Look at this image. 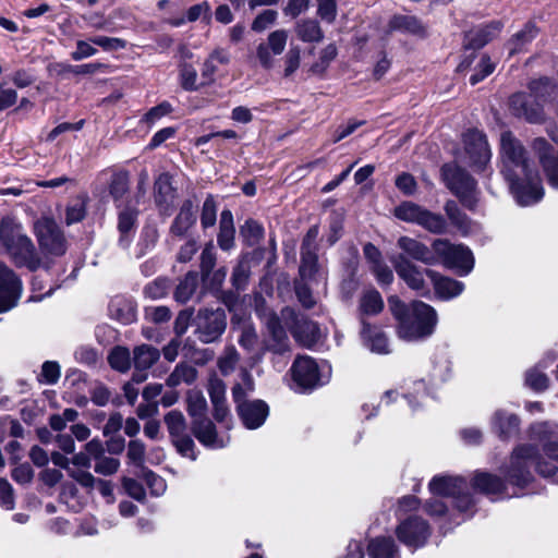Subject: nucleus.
I'll return each instance as SVG.
<instances>
[{"label": "nucleus", "mask_w": 558, "mask_h": 558, "mask_svg": "<svg viewBox=\"0 0 558 558\" xmlns=\"http://www.w3.org/2000/svg\"><path fill=\"white\" fill-rule=\"evenodd\" d=\"M501 173L521 206L537 203L544 196L538 171L531 166L522 143L510 132L500 134Z\"/></svg>", "instance_id": "obj_1"}, {"label": "nucleus", "mask_w": 558, "mask_h": 558, "mask_svg": "<svg viewBox=\"0 0 558 558\" xmlns=\"http://www.w3.org/2000/svg\"><path fill=\"white\" fill-rule=\"evenodd\" d=\"M389 308L397 319V335L408 342L423 341L436 330L438 315L436 310L422 301L403 303L397 295L388 298Z\"/></svg>", "instance_id": "obj_2"}, {"label": "nucleus", "mask_w": 558, "mask_h": 558, "mask_svg": "<svg viewBox=\"0 0 558 558\" xmlns=\"http://www.w3.org/2000/svg\"><path fill=\"white\" fill-rule=\"evenodd\" d=\"M544 452L551 461H541L534 446H518L513 450L510 464L505 471L507 482L520 488L525 487L532 481V465H535L536 471L542 476H553L557 470V465L554 461L558 460V442L549 441L545 444Z\"/></svg>", "instance_id": "obj_3"}, {"label": "nucleus", "mask_w": 558, "mask_h": 558, "mask_svg": "<svg viewBox=\"0 0 558 558\" xmlns=\"http://www.w3.org/2000/svg\"><path fill=\"white\" fill-rule=\"evenodd\" d=\"M0 252L7 253L16 266L35 268L32 241L11 218H3L0 223Z\"/></svg>", "instance_id": "obj_4"}, {"label": "nucleus", "mask_w": 558, "mask_h": 558, "mask_svg": "<svg viewBox=\"0 0 558 558\" xmlns=\"http://www.w3.org/2000/svg\"><path fill=\"white\" fill-rule=\"evenodd\" d=\"M550 88V81L546 77L532 81L530 83V93H515L509 99V109L518 118H522L530 123H541L544 121V111L541 104Z\"/></svg>", "instance_id": "obj_5"}, {"label": "nucleus", "mask_w": 558, "mask_h": 558, "mask_svg": "<svg viewBox=\"0 0 558 558\" xmlns=\"http://www.w3.org/2000/svg\"><path fill=\"white\" fill-rule=\"evenodd\" d=\"M290 372L298 392H310L326 385L331 377V366L326 361L318 364L308 355L296 356Z\"/></svg>", "instance_id": "obj_6"}, {"label": "nucleus", "mask_w": 558, "mask_h": 558, "mask_svg": "<svg viewBox=\"0 0 558 558\" xmlns=\"http://www.w3.org/2000/svg\"><path fill=\"white\" fill-rule=\"evenodd\" d=\"M37 268L48 265L53 258L63 255L66 251L65 236L53 219L44 218L37 223Z\"/></svg>", "instance_id": "obj_7"}, {"label": "nucleus", "mask_w": 558, "mask_h": 558, "mask_svg": "<svg viewBox=\"0 0 558 558\" xmlns=\"http://www.w3.org/2000/svg\"><path fill=\"white\" fill-rule=\"evenodd\" d=\"M432 248L445 267L454 269L460 276H465L473 269L474 258L469 247L437 239L433 242Z\"/></svg>", "instance_id": "obj_8"}, {"label": "nucleus", "mask_w": 558, "mask_h": 558, "mask_svg": "<svg viewBox=\"0 0 558 558\" xmlns=\"http://www.w3.org/2000/svg\"><path fill=\"white\" fill-rule=\"evenodd\" d=\"M257 314L265 325L262 354L266 351L283 354L290 351V340L282 326L283 319L270 310L257 308Z\"/></svg>", "instance_id": "obj_9"}, {"label": "nucleus", "mask_w": 558, "mask_h": 558, "mask_svg": "<svg viewBox=\"0 0 558 558\" xmlns=\"http://www.w3.org/2000/svg\"><path fill=\"white\" fill-rule=\"evenodd\" d=\"M441 173L447 186L460 198L464 206L473 208L477 202L475 180L456 165H445Z\"/></svg>", "instance_id": "obj_10"}, {"label": "nucleus", "mask_w": 558, "mask_h": 558, "mask_svg": "<svg viewBox=\"0 0 558 558\" xmlns=\"http://www.w3.org/2000/svg\"><path fill=\"white\" fill-rule=\"evenodd\" d=\"M281 317L295 341L301 345L311 348L318 341L320 333L316 323L308 320L303 315H299L291 307L282 308Z\"/></svg>", "instance_id": "obj_11"}, {"label": "nucleus", "mask_w": 558, "mask_h": 558, "mask_svg": "<svg viewBox=\"0 0 558 558\" xmlns=\"http://www.w3.org/2000/svg\"><path fill=\"white\" fill-rule=\"evenodd\" d=\"M232 395L244 426L248 429L262 426L269 413L268 405L262 400H244V390L240 385L233 387Z\"/></svg>", "instance_id": "obj_12"}, {"label": "nucleus", "mask_w": 558, "mask_h": 558, "mask_svg": "<svg viewBox=\"0 0 558 558\" xmlns=\"http://www.w3.org/2000/svg\"><path fill=\"white\" fill-rule=\"evenodd\" d=\"M463 143L469 165L477 171L485 170L492 158L485 134L478 130H469L463 135Z\"/></svg>", "instance_id": "obj_13"}, {"label": "nucleus", "mask_w": 558, "mask_h": 558, "mask_svg": "<svg viewBox=\"0 0 558 558\" xmlns=\"http://www.w3.org/2000/svg\"><path fill=\"white\" fill-rule=\"evenodd\" d=\"M226 326L227 317L221 308L202 310L196 316V333L204 343H211L219 339Z\"/></svg>", "instance_id": "obj_14"}, {"label": "nucleus", "mask_w": 558, "mask_h": 558, "mask_svg": "<svg viewBox=\"0 0 558 558\" xmlns=\"http://www.w3.org/2000/svg\"><path fill=\"white\" fill-rule=\"evenodd\" d=\"M391 263L399 278L402 279L411 290L417 291L422 295H426L429 292L425 281L429 269L421 268L403 254L393 257Z\"/></svg>", "instance_id": "obj_15"}, {"label": "nucleus", "mask_w": 558, "mask_h": 558, "mask_svg": "<svg viewBox=\"0 0 558 558\" xmlns=\"http://www.w3.org/2000/svg\"><path fill=\"white\" fill-rule=\"evenodd\" d=\"M288 37V31L276 29L268 34L265 41L257 45L256 59L264 70H271L275 66V58L284 51Z\"/></svg>", "instance_id": "obj_16"}, {"label": "nucleus", "mask_w": 558, "mask_h": 558, "mask_svg": "<svg viewBox=\"0 0 558 558\" xmlns=\"http://www.w3.org/2000/svg\"><path fill=\"white\" fill-rule=\"evenodd\" d=\"M22 295V282L4 263L0 262V313L16 306Z\"/></svg>", "instance_id": "obj_17"}, {"label": "nucleus", "mask_w": 558, "mask_h": 558, "mask_svg": "<svg viewBox=\"0 0 558 558\" xmlns=\"http://www.w3.org/2000/svg\"><path fill=\"white\" fill-rule=\"evenodd\" d=\"M532 149L539 159L549 185L558 189V149L543 137L533 141Z\"/></svg>", "instance_id": "obj_18"}, {"label": "nucleus", "mask_w": 558, "mask_h": 558, "mask_svg": "<svg viewBox=\"0 0 558 558\" xmlns=\"http://www.w3.org/2000/svg\"><path fill=\"white\" fill-rule=\"evenodd\" d=\"M397 536L408 547L417 548L425 544L429 536L427 522L417 517H411L397 527Z\"/></svg>", "instance_id": "obj_19"}, {"label": "nucleus", "mask_w": 558, "mask_h": 558, "mask_svg": "<svg viewBox=\"0 0 558 558\" xmlns=\"http://www.w3.org/2000/svg\"><path fill=\"white\" fill-rule=\"evenodd\" d=\"M159 357V350L151 345L142 344L136 347L133 351V362L135 367L133 380L136 384L144 381L147 378L145 372L150 368Z\"/></svg>", "instance_id": "obj_20"}, {"label": "nucleus", "mask_w": 558, "mask_h": 558, "mask_svg": "<svg viewBox=\"0 0 558 558\" xmlns=\"http://www.w3.org/2000/svg\"><path fill=\"white\" fill-rule=\"evenodd\" d=\"M397 245L408 258H413L425 265H435L438 262L435 253H433L427 245L416 239L405 235L400 236Z\"/></svg>", "instance_id": "obj_21"}, {"label": "nucleus", "mask_w": 558, "mask_h": 558, "mask_svg": "<svg viewBox=\"0 0 558 558\" xmlns=\"http://www.w3.org/2000/svg\"><path fill=\"white\" fill-rule=\"evenodd\" d=\"M502 25L500 22L493 21L486 25L476 26L465 33L464 46L468 49H480L488 41L495 38Z\"/></svg>", "instance_id": "obj_22"}, {"label": "nucleus", "mask_w": 558, "mask_h": 558, "mask_svg": "<svg viewBox=\"0 0 558 558\" xmlns=\"http://www.w3.org/2000/svg\"><path fill=\"white\" fill-rule=\"evenodd\" d=\"M466 487V482L459 476L438 475L429 482V492L433 496L454 497Z\"/></svg>", "instance_id": "obj_23"}, {"label": "nucleus", "mask_w": 558, "mask_h": 558, "mask_svg": "<svg viewBox=\"0 0 558 558\" xmlns=\"http://www.w3.org/2000/svg\"><path fill=\"white\" fill-rule=\"evenodd\" d=\"M193 433L199 442L211 449L223 448L229 442V439L218 437L215 425L207 418L195 420L193 422Z\"/></svg>", "instance_id": "obj_24"}, {"label": "nucleus", "mask_w": 558, "mask_h": 558, "mask_svg": "<svg viewBox=\"0 0 558 558\" xmlns=\"http://www.w3.org/2000/svg\"><path fill=\"white\" fill-rule=\"evenodd\" d=\"M427 278L432 281L437 296L442 300L456 298L464 290V284L462 282L444 277L435 270H428Z\"/></svg>", "instance_id": "obj_25"}, {"label": "nucleus", "mask_w": 558, "mask_h": 558, "mask_svg": "<svg viewBox=\"0 0 558 558\" xmlns=\"http://www.w3.org/2000/svg\"><path fill=\"white\" fill-rule=\"evenodd\" d=\"M472 485L474 489L493 497H510L514 495L505 492L506 486L500 477L485 472L476 473L473 477Z\"/></svg>", "instance_id": "obj_26"}, {"label": "nucleus", "mask_w": 558, "mask_h": 558, "mask_svg": "<svg viewBox=\"0 0 558 558\" xmlns=\"http://www.w3.org/2000/svg\"><path fill=\"white\" fill-rule=\"evenodd\" d=\"M362 325L363 327L361 336L364 344L374 353H390L389 343L386 335L377 327H373L365 322H363Z\"/></svg>", "instance_id": "obj_27"}, {"label": "nucleus", "mask_w": 558, "mask_h": 558, "mask_svg": "<svg viewBox=\"0 0 558 558\" xmlns=\"http://www.w3.org/2000/svg\"><path fill=\"white\" fill-rule=\"evenodd\" d=\"M232 328H238L240 330V336L238 339L239 344L246 350L247 352H253L257 344V332L255 327L250 322V319L241 318L238 315H234L231 318Z\"/></svg>", "instance_id": "obj_28"}, {"label": "nucleus", "mask_w": 558, "mask_h": 558, "mask_svg": "<svg viewBox=\"0 0 558 558\" xmlns=\"http://www.w3.org/2000/svg\"><path fill=\"white\" fill-rule=\"evenodd\" d=\"M196 221V210L191 201H185L171 225V233L182 236Z\"/></svg>", "instance_id": "obj_29"}, {"label": "nucleus", "mask_w": 558, "mask_h": 558, "mask_svg": "<svg viewBox=\"0 0 558 558\" xmlns=\"http://www.w3.org/2000/svg\"><path fill=\"white\" fill-rule=\"evenodd\" d=\"M519 423L520 421L517 415L501 410L496 411L492 420L493 429L504 439L511 437L518 432Z\"/></svg>", "instance_id": "obj_30"}, {"label": "nucleus", "mask_w": 558, "mask_h": 558, "mask_svg": "<svg viewBox=\"0 0 558 558\" xmlns=\"http://www.w3.org/2000/svg\"><path fill=\"white\" fill-rule=\"evenodd\" d=\"M294 32L303 43H319L324 38V32L319 23L314 19H302L294 25Z\"/></svg>", "instance_id": "obj_31"}, {"label": "nucleus", "mask_w": 558, "mask_h": 558, "mask_svg": "<svg viewBox=\"0 0 558 558\" xmlns=\"http://www.w3.org/2000/svg\"><path fill=\"white\" fill-rule=\"evenodd\" d=\"M233 216L230 210H223L220 216L218 245L223 251H229L234 245Z\"/></svg>", "instance_id": "obj_32"}, {"label": "nucleus", "mask_w": 558, "mask_h": 558, "mask_svg": "<svg viewBox=\"0 0 558 558\" xmlns=\"http://www.w3.org/2000/svg\"><path fill=\"white\" fill-rule=\"evenodd\" d=\"M137 218V210L134 208H124L119 213L118 217V230L121 234L120 243L123 246H128L130 238L134 231Z\"/></svg>", "instance_id": "obj_33"}, {"label": "nucleus", "mask_w": 558, "mask_h": 558, "mask_svg": "<svg viewBox=\"0 0 558 558\" xmlns=\"http://www.w3.org/2000/svg\"><path fill=\"white\" fill-rule=\"evenodd\" d=\"M197 378V371L187 364H178L172 373L168 376L166 384L168 387L174 388L181 384H193Z\"/></svg>", "instance_id": "obj_34"}, {"label": "nucleus", "mask_w": 558, "mask_h": 558, "mask_svg": "<svg viewBox=\"0 0 558 558\" xmlns=\"http://www.w3.org/2000/svg\"><path fill=\"white\" fill-rule=\"evenodd\" d=\"M367 550L371 558H393L397 554V547L390 537L372 539Z\"/></svg>", "instance_id": "obj_35"}, {"label": "nucleus", "mask_w": 558, "mask_h": 558, "mask_svg": "<svg viewBox=\"0 0 558 558\" xmlns=\"http://www.w3.org/2000/svg\"><path fill=\"white\" fill-rule=\"evenodd\" d=\"M384 308L380 293L375 289L366 290L360 299V311L363 315H377Z\"/></svg>", "instance_id": "obj_36"}, {"label": "nucleus", "mask_w": 558, "mask_h": 558, "mask_svg": "<svg viewBox=\"0 0 558 558\" xmlns=\"http://www.w3.org/2000/svg\"><path fill=\"white\" fill-rule=\"evenodd\" d=\"M198 286V276L196 272H189L180 281L175 291L174 299L180 303H185L191 300Z\"/></svg>", "instance_id": "obj_37"}, {"label": "nucleus", "mask_w": 558, "mask_h": 558, "mask_svg": "<svg viewBox=\"0 0 558 558\" xmlns=\"http://www.w3.org/2000/svg\"><path fill=\"white\" fill-rule=\"evenodd\" d=\"M417 225L423 227L427 231L437 234L444 233L447 228V222L441 215L434 214L426 209H423V213L420 217Z\"/></svg>", "instance_id": "obj_38"}, {"label": "nucleus", "mask_w": 558, "mask_h": 558, "mask_svg": "<svg viewBox=\"0 0 558 558\" xmlns=\"http://www.w3.org/2000/svg\"><path fill=\"white\" fill-rule=\"evenodd\" d=\"M389 25L391 29L409 32L412 34H421L423 32L421 22L412 15H396L391 19Z\"/></svg>", "instance_id": "obj_39"}, {"label": "nucleus", "mask_w": 558, "mask_h": 558, "mask_svg": "<svg viewBox=\"0 0 558 558\" xmlns=\"http://www.w3.org/2000/svg\"><path fill=\"white\" fill-rule=\"evenodd\" d=\"M317 254L315 248H302L300 275L302 279H311L317 271Z\"/></svg>", "instance_id": "obj_40"}, {"label": "nucleus", "mask_w": 558, "mask_h": 558, "mask_svg": "<svg viewBox=\"0 0 558 558\" xmlns=\"http://www.w3.org/2000/svg\"><path fill=\"white\" fill-rule=\"evenodd\" d=\"M421 206L412 202H403L395 208V216L405 222L418 223L420 217L423 213Z\"/></svg>", "instance_id": "obj_41"}, {"label": "nucleus", "mask_w": 558, "mask_h": 558, "mask_svg": "<svg viewBox=\"0 0 558 558\" xmlns=\"http://www.w3.org/2000/svg\"><path fill=\"white\" fill-rule=\"evenodd\" d=\"M87 197L80 196L68 205L65 211V222L71 226L82 221L86 216Z\"/></svg>", "instance_id": "obj_42"}, {"label": "nucleus", "mask_w": 558, "mask_h": 558, "mask_svg": "<svg viewBox=\"0 0 558 558\" xmlns=\"http://www.w3.org/2000/svg\"><path fill=\"white\" fill-rule=\"evenodd\" d=\"M180 84L184 90L194 92L204 86L203 81L198 83L196 70L187 63L180 66Z\"/></svg>", "instance_id": "obj_43"}, {"label": "nucleus", "mask_w": 558, "mask_h": 558, "mask_svg": "<svg viewBox=\"0 0 558 558\" xmlns=\"http://www.w3.org/2000/svg\"><path fill=\"white\" fill-rule=\"evenodd\" d=\"M110 366L119 372H126L131 366L130 351L123 347H116L109 354Z\"/></svg>", "instance_id": "obj_44"}, {"label": "nucleus", "mask_w": 558, "mask_h": 558, "mask_svg": "<svg viewBox=\"0 0 558 558\" xmlns=\"http://www.w3.org/2000/svg\"><path fill=\"white\" fill-rule=\"evenodd\" d=\"M171 177L168 173H161L154 184L155 202L158 205L167 202L172 194Z\"/></svg>", "instance_id": "obj_45"}, {"label": "nucleus", "mask_w": 558, "mask_h": 558, "mask_svg": "<svg viewBox=\"0 0 558 558\" xmlns=\"http://www.w3.org/2000/svg\"><path fill=\"white\" fill-rule=\"evenodd\" d=\"M165 423L167 425L170 436H182L186 433V423L183 414L180 411L173 410L166 414Z\"/></svg>", "instance_id": "obj_46"}, {"label": "nucleus", "mask_w": 558, "mask_h": 558, "mask_svg": "<svg viewBox=\"0 0 558 558\" xmlns=\"http://www.w3.org/2000/svg\"><path fill=\"white\" fill-rule=\"evenodd\" d=\"M241 235L248 245H255L263 239L264 228L257 221L250 219L241 227Z\"/></svg>", "instance_id": "obj_47"}, {"label": "nucleus", "mask_w": 558, "mask_h": 558, "mask_svg": "<svg viewBox=\"0 0 558 558\" xmlns=\"http://www.w3.org/2000/svg\"><path fill=\"white\" fill-rule=\"evenodd\" d=\"M206 400L201 392H190L187 396V412L195 420H205Z\"/></svg>", "instance_id": "obj_48"}, {"label": "nucleus", "mask_w": 558, "mask_h": 558, "mask_svg": "<svg viewBox=\"0 0 558 558\" xmlns=\"http://www.w3.org/2000/svg\"><path fill=\"white\" fill-rule=\"evenodd\" d=\"M548 381V377L538 369V366L530 368L525 373V385L535 391L547 389Z\"/></svg>", "instance_id": "obj_49"}, {"label": "nucleus", "mask_w": 558, "mask_h": 558, "mask_svg": "<svg viewBox=\"0 0 558 558\" xmlns=\"http://www.w3.org/2000/svg\"><path fill=\"white\" fill-rule=\"evenodd\" d=\"M61 376V367L56 361H46L41 365V371L38 380L46 385H54Z\"/></svg>", "instance_id": "obj_50"}, {"label": "nucleus", "mask_w": 558, "mask_h": 558, "mask_svg": "<svg viewBox=\"0 0 558 558\" xmlns=\"http://www.w3.org/2000/svg\"><path fill=\"white\" fill-rule=\"evenodd\" d=\"M129 190V175L126 172H116L112 174L109 191L111 196L119 201Z\"/></svg>", "instance_id": "obj_51"}, {"label": "nucleus", "mask_w": 558, "mask_h": 558, "mask_svg": "<svg viewBox=\"0 0 558 558\" xmlns=\"http://www.w3.org/2000/svg\"><path fill=\"white\" fill-rule=\"evenodd\" d=\"M240 355L234 347L226 348L223 354L218 360V366L222 374L228 375L234 371Z\"/></svg>", "instance_id": "obj_52"}, {"label": "nucleus", "mask_w": 558, "mask_h": 558, "mask_svg": "<svg viewBox=\"0 0 558 558\" xmlns=\"http://www.w3.org/2000/svg\"><path fill=\"white\" fill-rule=\"evenodd\" d=\"M217 220V205L211 195H208L204 201L201 223L203 228H210L216 223Z\"/></svg>", "instance_id": "obj_53"}, {"label": "nucleus", "mask_w": 558, "mask_h": 558, "mask_svg": "<svg viewBox=\"0 0 558 558\" xmlns=\"http://www.w3.org/2000/svg\"><path fill=\"white\" fill-rule=\"evenodd\" d=\"M536 28L532 24H527L521 32L517 33L513 36L511 41L512 47L510 48V53H515L521 50V48L530 43L536 36Z\"/></svg>", "instance_id": "obj_54"}, {"label": "nucleus", "mask_w": 558, "mask_h": 558, "mask_svg": "<svg viewBox=\"0 0 558 558\" xmlns=\"http://www.w3.org/2000/svg\"><path fill=\"white\" fill-rule=\"evenodd\" d=\"M278 17V12L275 10H264L260 12L252 23V29L256 33L264 32L268 27L275 24Z\"/></svg>", "instance_id": "obj_55"}, {"label": "nucleus", "mask_w": 558, "mask_h": 558, "mask_svg": "<svg viewBox=\"0 0 558 558\" xmlns=\"http://www.w3.org/2000/svg\"><path fill=\"white\" fill-rule=\"evenodd\" d=\"M301 50L299 46H291L284 56V71L286 77L291 76L300 66Z\"/></svg>", "instance_id": "obj_56"}, {"label": "nucleus", "mask_w": 558, "mask_h": 558, "mask_svg": "<svg viewBox=\"0 0 558 558\" xmlns=\"http://www.w3.org/2000/svg\"><path fill=\"white\" fill-rule=\"evenodd\" d=\"M168 281L166 279L158 278L145 287L144 294L148 299L158 300L168 293Z\"/></svg>", "instance_id": "obj_57"}, {"label": "nucleus", "mask_w": 558, "mask_h": 558, "mask_svg": "<svg viewBox=\"0 0 558 558\" xmlns=\"http://www.w3.org/2000/svg\"><path fill=\"white\" fill-rule=\"evenodd\" d=\"M88 470L89 469L69 466L66 472L70 477L75 480L83 487L92 488L96 482V478Z\"/></svg>", "instance_id": "obj_58"}, {"label": "nucleus", "mask_w": 558, "mask_h": 558, "mask_svg": "<svg viewBox=\"0 0 558 558\" xmlns=\"http://www.w3.org/2000/svg\"><path fill=\"white\" fill-rule=\"evenodd\" d=\"M143 472L145 482L149 487L151 495L157 497L161 496L167 489L165 480L151 471L144 470Z\"/></svg>", "instance_id": "obj_59"}, {"label": "nucleus", "mask_w": 558, "mask_h": 558, "mask_svg": "<svg viewBox=\"0 0 558 558\" xmlns=\"http://www.w3.org/2000/svg\"><path fill=\"white\" fill-rule=\"evenodd\" d=\"M495 70V63L492 62L490 58L487 56H484L478 65L477 71L471 75L470 83L471 85H476L481 81H483L486 76L492 74Z\"/></svg>", "instance_id": "obj_60"}, {"label": "nucleus", "mask_w": 558, "mask_h": 558, "mask_svg": "<svg viewBox=\"0 0 558 558\" xmlns=\"http://www.w3.org/2000/svg\"><path fill=\"white\" fill-rule=\"evenodd\" d=\"M145 451V445L138 439L131 440L128 445V457L137 466H143Z\"/></svg>", "instance_id": "obj_61"}, {"label": "nucleus", "mask_w": 558, "mask_h": 558, "mask_svg": "<svg viewBox=\"0 0 558 558\" xmlns=\"http://www.w3.org/2000/svg\"><path fill=\"white\" fill-rule=\"evenodd\" d=\"M317 14L328 23H332L337 16V2L336 0H317Z\"/></svg>", "instance_id": "obj_62"}, {"label": "nucleus", "mask_w": 558, "mask_h": 558, "mask_svg": "<svg viewBox=\"0 0 558 558\" xmlns=\"http://www.w3.org/2000/svg\"><path fill=\"white\" fill-rule=\"evenodd\" d=\"M120 466V462L116 458L111 457H100L97 459L95 464V472L101 475H111L114 474Z\"/></svg>", "instance_id": "obj_63"}, {"label": "nucleus", "mask_w": 558, "mask_h": 558, "mask_svg": "<svg viewBox=\"0 0 558 558\" xmlns=\"http://www.w3.org/2000/svg\"><path fill=\"white\" fill-rule=\"evenodd\" d=\"M371 270L380 286H390L392 283L393 272L384 262L371 266Z\"/></svg>", "instance_id": "obj_64"}]
</instances>
